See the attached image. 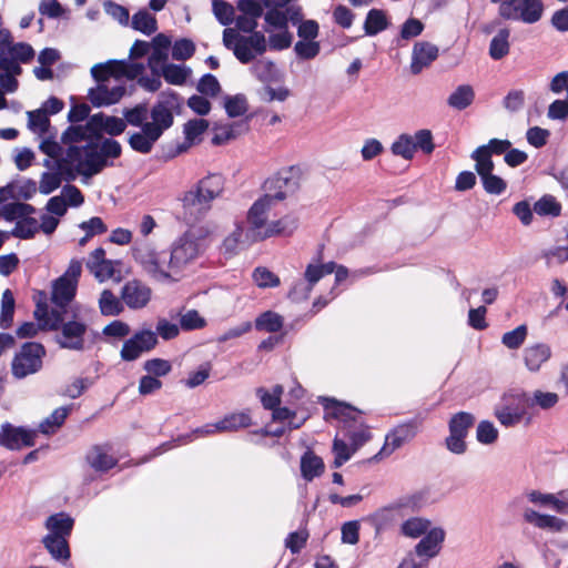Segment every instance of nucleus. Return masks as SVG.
Segmentation results:
<instances>
[{
  "mask_svg": "<svg viewBox=\"0 0 568 568\" xmlns=\"http://www.w3.org/2000/svg\"><path fill=\"white\" fill-rule=\"evenodd\" d=\"M224 181L220 174H210L199 181L196 186L184 193L182 201L183 220L193 224L210 210L211 202L223 191Z\"/></svg>",
  "mask_w": 568,
  "mask_h": 568,
  "instance_id": "f257e3e1",
  "label": "nucleus"
},
{
  "mask_svg": "<svg viewBox=\"0 0 568 568\" xmlns=\"http://www.w3.org/2000/svg\"><path fill=\"white\" fill-rule=\"evenodd\" d=\"M529 403L527 392L519 388L509 389L500 396L499 402L495 405L494 415L505 427H514L525 418L530 422Z\"/></svg>",
  "mask_w": 568,
  "mask_h": 568,
  "instance_id": "f03ea898",
  "label": "nucleus"
},
{
  "mask_svg": "<svg viewBox=\"0 0 568 568\" xmlns=\"http://www.w3.org/2000/svg\"><path fill=\"white\" fill-rule=\"evenodd\" d=\"M45 354V347L41 343H23L20 351L12 359V375L18 379H22L31 374L38 373L42 368Z\"/></svg>",
  "mask_w": 568,
  "mask_h": 568,
  "instance_id": "7ed1b4c3",
  "label": "nucleus"
},
{
  "mask_svg": "<svg viewBox=\"0 0 568 568\" xmlns=\"http://www.w3.org/2000/svg\"><path fill=\"white\" fill-rule=\"evenodd\" d=\"M133 257L142 268L154 280L159 282H172V277L166 265L168 254L165 252H156L150 244L143 243L133 247Z\"/></svg>",
  "mask_w": 568,
  "mask_h": 568,
  "instance_id": "20e7f679",
  "label": "nucleus"
},
{
  "mask_svg": "<svg viewBox=\"0 0 568 568\" xmlns=\"http://www.w3.org/2000/svg\"><path fill=\"white\" fill-rule=\"evenodd\" d=\"M422 424L423 417L416 416L396 425L386 434L385 443L381 450L374 456V459L389 456L404 444L414 439L418 434Z\"/></svg>",
  "mask_w": 568,
  "mask_h": 568,
  "instance_id": "39448f33",
  "label": "nucleus"
},
{
  "mask_svg": "<svg viewBox=\"0 0 568 568\" xmlns=\"http://www.w3.org/2000/svg\"><path fill=\"white\" fill-rule=\"evenodd\" d=\"M475 416L468 412L454 414L448 422L449 435L445 439L446 448L456 455H463L467 450L465 438L475 424Z\"/></svg>",
  "mask_w": 568,
  "mask_h": 568,
  "instance_id": "423d86ee",
  "label": "nucleus"
},
{
  "mask_svg": "<svg viewBox=\"0 0 568 568\" xmlns=\"http://www.w3.org/2000/svg\"><path fill=\"white\" fill-rule=\"evenodd\" d=\"M200 253L199 239L190 233H184L174 242L170 255L166 257L168 270L179 271L197 257Z\"/></svg>",
  "mask_w": 568,
  "mask_h": 568,
  "instance_id": "0eeeda50",
  "label": "nucleus"
},
{
  "mask_svg": "<svg viewBox=\"0 0 568 568\" xmlns=\"http://www.w3.org/2000/svg\"><path fill=\"white\" fill-rule=\"evenodd\" d=\"M58 331H60V333L55 335V343L60 348L77 352L85 349L84 336L88 331V325L84 322L68 320Z\"/></svg>",
  "mask_w": 568,
  "mask_h": 568,
  "instance_id": "6e6552de",
  "label": "nucleus"
},
{
  "mask_svg": "<svg viewBox=\"0 0 568 568\" xmlns=\"http://www.w3.org/2000/svg\"><path fill=\"white\" fill-rule=\"evenodd\" d=\"M156 345L158 337L153 331H138L123 343L120 352L121 359L124 362L136 361L143 353L152 351Z\"/></svg>",
  "mask_w": 568,
  "mask_h": 568,
  "instance_id": "1a4fd4ad",
  "label": "nucleus"
},
{
  "mask_svg": "<svg viewBox=\"0 0 568 568\" xmlns=\"http://www.w3.org/2000/svg\"><path fill=\"white\" fill-rule=\"evenodd\" d=\"M270 202L282 201L298 189V182L291 171L278 172L268 178L263 185Z\"/></svg>",
  "mask_w": 568,
  "mask_h": 568,
  "instance_id": "9d476101",
  "label": "nucleus"
},
{
  "mask_svg": "<svg viewBox=\"0 0 568 568\" xmlns=\"http://www.w3.org/2000/svg\"><path fill=\"white\" fill-rule=\"evenodd\" d=\"M235 58L243 64L251 63L257 55H262L267 50V42L264 33L253 31L250 36L240 38V45L235 48Z\"/></svg>",
  "mask_w": 568,
  "mask_h": 568,
  "instance_id": "9b49d317",
  "label": "nucleus"
},
{
  "mask_svg": "<svg viewBox=\"0 0 568 568\" xmlns=\"http://www.w3.org/2000/svg\"><path fill=\"white\" fill-rule=\"evenodd\" d=\"M272 202L268 201L267 196H262L253 203L247 212L248 230L246 231V240L250 242H258L262 239H257V233H264V229L267 226V212L271 207Z\"/></svg>",
  "mask_w": 568,
  "mask_h": 568,
  "instance_id": "f8f14e48",
  "label": "nucleus"
},
{
  "mask_svg": "<svg viewBox=\"0 0 568 568\" xmlns=\"http://www.w3.org/2000/svg\"><path fill=\"white\" fill-rule=\"evenodd\" d=\"M36 433L23 427H16L6 422L0 428V446L11 450L20 449L22 446L34 445Z\"/></svg>",
  "mask_w": 568,
  "mask_h": 568,
  "instance_id": "ddd939ff",
  "label": "nucleus"
},
{
  "mask_svg": "<svg viewBox=\"0 0 568 568\" xmlns=\"http://www.w3.org/2000/svg\"><path fill=\"white\" fill-rule=\"evenodd\" d=\"M445 540V531L440 527L432 528L427 534L422 536V539L414 548V557H419L420 561L427 564L429 559L436 557Z\"/></svg>",
  "mask_w": 568,
  "mask_h": 568,
  "instance_id": "4468645a",
  "label": "nucleus"
},
{
  "mask_svg": "<svg viewBox=\"0 0 568 568\" xmlns=\"http://www.w3.org/2000/svg\"><path fill=\"white\" fill-rule=\"evenodd\" d=\"M108 80L97 81L98 84L88 92V98L93 106L102 108L118 103L126 93L124 85L109 88Z\"/></svg>",
  "mask_w": 568,
  "mask_h": 568,
  "instance_id": "2eb2a0df",
  "label": "nucleus"
},
{
  "mask_svg": "<svg viewBox=\"0 0 568 568\" xmlns=\"http://www.w3.org/2000/svg\"><path fill=\"white\" fill-rule=\"evenodd\" d=\"M151 288L139 280L126 282L121 290V298L131 310H140L151 300Z\"/></svg>",
  "mask_w": 568,
  "mask_h": 568,
  "instance_id": "dca6fc26",
  "label": "nucleus"
},
{
  "mask_svg": "<svg viewBox=\"0 0 568 568\" xmlns=\"http://www.w3.org/2000/svg\"><path fill=\"white\" fill-rule=\"evenodd\" d=\"M523 519L525 523L536 528L548 530L550 532L568 531V521L554 515L540 514L532 508L523 509Z\"/></svg>",
  "mask_w": 568,
  "mask_h": 568,
  "instance_id": "f3484780",
  "label": "nucleus"
},
{
  "mask_svg": "<svg viewBox=\"0 0 568 568\" xmlns=\"http://www.w3.org/2000/svg\"><path fill=\"white\" fill-rule=\"evenodd\" d=\"M83 164L84 170H80V174L85 178H92L99 174L102 170L112 163L105 161L98 148V140L90 139L85 145H83Z\"/></svg>",
  "mask_w": 568,
  "mask_h": 568,
  "instance_id": "a211bd4d",
  "label": "nucleus"
},
{
  "mask_svg": "<svg viewBox=\"0 0 568 568\" xmlns=\"http://www.w3.org/2000/svg\"><path fill=\"white\" fill-rule=\"evenodd\" d=\"M438 51V47L430 42H416L412 52L410 72L413 74H419L426 67L437 59Z\"/></svg>",
  "mask_w": 568,
  "mask_h": 568,
  "instance_id": "6ab92c4d",
  "label": "nucleus"
},
{
  "mask_svg": "<svg viewBox=\"0 0 568 568\" xmlns=\"http://www.w3.org/2000/svg\"><path fill=\"white\" fill-rule=\"evenodd\" d=\"M83 160V146L70 145L65 156L55 161V169L63 170L68 181L74 180V171L80 174V170H84Z\"/></svg>",
  "mask_w": 568,
  "mask_h": 568,
  "instance_id": "aec40b11",
  "label": "nucleus"
},
{
  "mask_svg": "<svg viewBox=\"0 0 568 568\" xmlns=\"http://www.w3.org/2000/svg\"><path fill=\"white\" fill-rule=\"evenodd\" d=\"M150 116L152 119L151 122H146L145 125H148L151 130H153L156 134L160 136L163 135V133L170 129L173 125L174 116L171 111L170 105H168L166 102H158L155 103L151 111Z\"/></svg>",
  "mask_w": 568,
  "mask_h": 568,
  "instance_id": "412c9836",
  "label": "nucleus"
},
{
  "mask_svg": "<svg viewBox=\"0 0 568 568\" xmlns=\"http://www.w3.org/2000/svg\"><path fill=\"white\" fill-rule=\"evenodd\" d=\"M77 285L74 281H70L68 276H60L52 284L51 302L54 306L67 308L74 298Z\"/></svg>",
  "mask_w": 568,
  "mask_h": 568,
  "instance_id": "4be33fe9",
  "label": "nucleus"
},
{
  "mask_svg": "<svg viewBox=\"0 0 568 568\" xmlns=\"http://www.w3.org/2000/svg\"><path fill=\"white\" fill-rule=\"evenodd\" d=\"M320 403L323 405V408L325 410V418H335L341 419L344 422L353 420L355 422V414L359 413V410L355 407H353L349 404H346L344 402H338L335 398L331 397H320Z\"/></svg>",
  "mask_w": 568,
  "mask_h": 568,
  "instance_id": "5701e85b",
  "label": "nucleus"
},
{
  "mask_svg": "<svg viewBox=\"0 0 568 568\" xmlns=\"http://www.w3.org/2000/svg\"><path fill=\"white\" fill-rule=\"evenodd\" d=\"M160 138L159 134L144 124L141 131L129 134L128 143L133 151L148 154L152 151Z\"/></svg>",
  "mask_w": 568,
  "mask_h": 568,
  "instance_id": "b1692460",
  "label": "nucleus"
},
{
  "mask_svg": "<svg viewBox=\"0 0 568 568\" xmlns=\"http://www.w3.org/2000/svg\"><path fill=\"white\" fill-rule=\"evenodd\" d=\"M305 280L308 285L305 287L303 282H297L288 292V297L292 300L307 298L313 286L324 276L320 265L308 264L305 270Z\"/></svg>",
  "mask_w": 568,
  "mask_h": 568,
  "instance_id": "393cba45",
  "label": "nucleus"
},
{
  "mask_svg": "<svg viewBox=\"0 0 568 568\" xmlns=\"http://www.w3.org/2000/svg\"><path fill=\"white\" fill-rule=\"evenodd\" d=\"M551 356V348L548 344L537 343L524 349V361L530 372H538L544 363Z\"/></svg>",
  "mask_w": 568,
  "mask_h": 568,
  "instance_id": "a878e982",
  "label": "nucleus"
},
{
  "mask_svg": "<svg viewBox=\"0 0 568 568\" xmlns=\"http://www.w3.org/2000/svg\"><path fill=\"white\" fill-rule=\"evenodd\" d=\"M74 519L67 513L51 515L45 520V527L50 531L48 535L68 538L73 529Z\"/></svg>",
  "mask_w": 568,
  "mask_h": 568,
  "instance_id": "bb28decb",
  "label": "nucleus"
},
{
  "mask_svg": "<svg viewBox=\"0 0 568 568\" xmlns=\"http://www.w3.org/2000/svg\"><path fill=\"white\" fill-rule=\"evenodd\" d=\"M124 59H111L104 63H98L91 68V75L95 81L109 80L114 78L120 80L123 78Z\"/></svg>",
  "mask_w": 568,
  "mask_h": 568,
  "instance_id": "cd10ccee",
  "label": "nucleus"
},
{
  "mask_svg": "<svg viewBox=\"0 0 568 568\" xmlns=\"http://www.w3.org/2000/svg\"><path fill=\"white\" fill-rule=\"evenodd\" d=\"M88 464L95 471L105 473L116 465V459L108 455L106 450L100 446H93L87 454L85 457Z\"/></svg>",
  "mask_w": 568,
  "mask_h": 568,
  "instance_id": "c85d7f7f",
  "label": "nucleus"
},
{
  "mask_svg": "<svg viewBox=\"0 0 568 568\" xmlns=\"http://www.w3.org/2000/svg\"><path fill=\"white\" fill-rule=\"evenodd\" d=\"M297 229V220L293 216H284L273 221L264 229V233H257V239H268L274 235H291Z\"/></svg>",
  "mask_w": 568,
  "mask_h": 568,
  "instance_id": "c756f323",
  "label": "nucleus"
},
{
  "mask_svg": "<svg viewBox=\"0 0 568 568\" xmlns=\"http://www.w3.org/2000/svg\"><path fill=\"white\" fill-rule=\"evenodd\" d=\"M252 73L264 83H276L282 80V73L271 60H257L251 68Z\"/></svg>",
  "mask_w": 568,
  "mask_h": 568,
  "instance_id": "7c9ffc66",
  "label": "nucleus"
},
{
  "mask_svg": "<svg viewBox=\"0 0 568 568\" xmlns=\"http://www.w3.org/2000/svg\"><path fill=\"white\" fill-rule=\"evenodd\" d=\"M252 418L248 410L231 413L225 415L221 420L215 423V427L220 432H236L251 426Z\"/></svg>",
  "mask_w": 568,
  "mask_h": 568,
  "instance_id": "2f4dec72",
  "label": "nucleus"
},
{
  "mask_svg": "<svg viewBox=\"0 0 568 568\" xmlns=\"http://www.w3.org/2000/svg\"><path fill=\"white\" fill-rule=\"evenodd\" d=\"M388 19L384 10L371 9L364 21V31L366 36L373 37L388 28Z\"/></svg>",
  "mask_w": 568,
  "mask_h": 568,
  "instance_id": "473e14b6",
  "label": "nucleus"
},
{
  "mask_svg": "<svg viewBox=\"0 0 568 568\" xmlns=\"http://www.w3.org/2000/svg\"><path fill=\"white\" fill-rule=\"evenodd\" d=\"M254 326L258 332L277 333L284 326V317L274 311H265L255 318Z\"/></svg>",
  "mask_w": 568,
  "mask_h": 568,
  "instance_id": "72a5a7b5",
  "label": "nucleus"
},
{
  "mask_svg": "<svg viewBox=\"0 0 568 568\" xmlns=\"http://www.w3.org/2000/svg\"><path fill=\"white\" fill-rule=\"evenodd\" d=\"M324 462L312 452H306L301 458V473L305 480L312 481L324 471Z\"/></svg>",
  "mask_w": 568,
  "mask_h": 568,
  "instance_id": "f704fd0d",
  "label": "nucleus"
},
{
  "mask_svg": "<svg viewBox=\"0 0 568 568\" xmlns=\"http://www.w3.org/2000/svg\"><path fill=\"white\" fill-rule=\"evenodd\" d=\"M43 545L53 559L58 561H68L70 558V548L68 539L47 535L43 538Z\"/></svg>",
  "mask_w": 568,
  "mask_h": 568,
  "instance_id": "c9c22d12",
  "label": "nucleus"
},
{
  "mask_svg": "<svg viewBox=\"0 0 568 568\" xmlns=\"http://www.w3.org/2000/svg\"><path fill=\"white\" fill-rule=\"evenodd\" d=\"M510 30L508 28L500 29L491 39L489 44V55L494 60H501L509 53Z\"/></svg>",
  "mask_w": 568,
  "mask_h": 568,
  "instance_id": "e433bc0d",
  "label": "nucleus"
},
{
  "mask_svg": "<svg viewBox=\"0 0 568 568\" xmlns=\"http://www.w3.org/2000/svg\"><path fill=\"white\" fill-rule=\"evenodd\" d=\"M71 409L72 405L55 408L43 422H41V433L47 435L55 433V430L64 424Z\"/></svg>",
  "mask_w": 568,
  "mask_h": 568,
  "instance_id": "4c0bfd02",
  "label": "nucleus"
},
{
  "mask_svg": "<svg viewBox=\"0 0 568 568\" xmlns=\"http://www.w3.org/2000/svg\"><path fill=\"white\" fill-rule=\"evenodd\" d=\"M521 4H526L525 10L516 11V17L511 18V21H523L531 24L540 20L544 11L541 0H521Z\"/></svg>",
  "mask_w": 568,
  "mask_h": 568,
  "instance_id": "58836bf2",
  "label": "nucleus"
},
{
  "mask_svg": "<svg viewBox=\"0 0 568 568\" xmlns=\"http://www.w3.org/2000/svg\"><path fill=\"white\" fill-rule=\"evenodd\" d=\"M430 520L423 517H412L403 521L400 532L408 538H419L430 530Z\"/></svg>",
  "mask_w": 568,
  "mask_h": 568,
  "instance_id": "ea45409f",
  "label": "nucleus"
},
{
  "mask_svg": "<svg viewBox=\"0 0 568 568\" xmlns=\"http://www.w3.org/2000/svg\"><path fill=\"white\" fill-rule=\"evenodd\" d=\"M475 99V92L468 84H462L448 97L447 103L450 108L462 111L468 108Z\"/></svg>",
  "mask_w": 568,
  "mask_h": 568,
  "instance_id": "a19ab883",
  "label": "nucleus"
},
{
  "mask_svg": "<svg viewBox=\"0 0 568 568\" xmlns=\"http://www.w3.org/2000/svg\"><path fill=\"white\" fill-rule=\"evenodd\" d=\"M131 27L145 36H151L158 30V21L148 10L141 9L133 14Z\"/></svg>",
  "mask_w": 568,
  "mask_h": 568,
  "instance_id": "79ce46f5",
  "label": "nucleus"
},
{
  "mask_svg": "<svg viewBox=\"0 0 568 568\" xmlns=\"http://www.w3.org/2000/svg\"><path fill=\"white\" fill-rule=\"evenodd\" d=\"M191 70L185 65H179L174 63H168L160 70V75L164 80L173 85H182L186 82Z\"/></svg>",
  "mask_w": 568,
  "mask_h": 568,
  "instance_id": "37998d69",
  "label": "nucleus"
},
{
  "mask_svg": "<svg viewBox=\"0 0 568 568\" xmlns=\"http://www.w3.org/2000/svg\"><path fill=\"white\" fill-rule=\"evenodd\" d=\"M428 496L429 489L424 488L410 495L400 497L395 501V507H398V509L405 508L415 511L423 508L427 504Z\"/></svg>",
  "mask_w": 568,
  "mask_h": 568,
  "instance_id": "c03bdc74",
  "label": "nucleus"
},
{
  "mask_svg": "<svg viewBox=\"0 0 568 568\" xmlns=\"http://www.w3.org/2000/svg\"><path fill=\"white\" fill-rule=\"evenodd\" d=\"M16 301L13 293L7 288L1 297L0 327L8 329L12 326Z\"/></svg>",
  "mask_w": 568,
  "mask_h": 568,
  "instance_id": "a18cd8bd",
  "label": "nucleus"
},
{
  "mask_svg": "<svg viewBox=\"0 0 568 568\" xmlns=\"http://www.w3.org/2000/svg\"><path fill=\"white\" fill-rule=\"evenodd\" d=\"M224 109L229 118L244 115L248 111V102L245 94L225 95Z\"/></svg>",
  "mask_w": 568,
  "mask_h": 568,
  "instance_id": "49530a36",
  "label": "nucleus"
},
{
  "mask_svg": "<svg viewBox=\"0 0 568 568\" xmlns=\"http://www.w3.org/2000/svg\"><path fill=\"white\" fill-rule=\"evenodd\" d=\"M390 151L394 155L402 156L405 160H412L416 152L413 136L406 133L400 134L392 143Z\"/></svg>",
  "mask_w": 568,
  "mask_h": 568,
  "instance_id": "de8ad7c7",
  "label": "nucleus"
},
{
  "mask_svg": "<svg viewBox=\"0 0 568 568\" xmlns=\"http://www.w3.org/2000/svg\"><path fill=\"white\" fill-rule=\"evenodd\" d=\"M99 306L104 316H116L123 311L121 301L110 290H104L101 293Z\"/></svg>",
  "mask_w": 568,
  "mask_h": 568,
  "instance_id": "09e8293b",
  "label": "nucleus"
},
{
  "mask_svg": "<svg viewBox=\"0 0 568 568\" xmlns=\"http://www.w3.org/2000/svg\"><path fill=\"white\" fill-rule=\"evenodd\" d=\"M9 237L13 236L20 240H30L38 233L37 219H21L16 222L14 227L8 232Z\"/></svg>",
  "mask_w": 568,
  "mask_h": 568,
  "instance_id": "8fccbe9b",
  "label": "nucleus"
},
{
  "mask_svg": "<svg viewBox=\"0 0 568 568\" xmlns=\"http://www.w3.org/2000/svg\"><path fill=\"white\" fill-rule=\"evenodd\" d=\"M39 13L49 19H69L70 10L58 0H41L38 7Z\"/></svg>",
  "mask_w": 568,
  "mask_h": 568,
  "instance_id": "3c124183",
  "label": "nucleus"
},
{
  "mask_svg": "<svg viewBox=\"0 0 568 568\" xmlns=\"http://www.w3.org/2000/svg\"><path fill=\"white\" fill-rule=\"evenodd\" d=\"M534 211L540 216H559L561 205L557 200L549 194L541 196L535 204Z\"/></svg>",
  "mask_w": 568,
  "mask_h": 568,
  "instance_id": "603ef678",
  "label": "nucleus"
},
{
  "mask_svg": "<svg viewBox=\"0 0 568 568\" xmlns=\"http://www.w3.org/2000/svg\"><path fill=\"white\" fill-rule=\"evenodd\" d=\"M28 128L32 132H39L40 134H45L50 126V120L48 112L44 109H37L33 111H28Z\"/></svg>",
  "mask_w": 568,
  "mask_h": 568,
  "instance_id": "864d4df0",
  "label": "nucleus"
},
{
  "mask_svg": "<svg viewBox=\"0 0 568 568\" xmlns=\"http://www.w3.org/2000/svg\"><path fill=\"white\" fill-rule=\"evenodd\" d=\"M242 236L243 229L236 226V229L224 239L221 251L226 257L234 256L244 246L245 242L242 240Z\"/></svg>",
  "mask_w": 568,
  "mask_h": 568,
  "instance_id": "5fc2aeb1",
  "label": "nucleus"
},
{
  "mask_svg": "<svg viewBox=\"0 0 568 568\" xmlns=\"http://www.w3.org/2000/svg\"><path fill=\"white\" fill-rule=\"evenodd\" d=\"M55 172H43L41 174L39 192L41 194L48 195L60 187L63 175L65 176V172L63 170L55 169Z\"/></svg>",
  "mask_w": 568,
  "mask_h": 568,
  "instance_id": "6e6d98bb",
  "label": "nucleus"
},
{
  "mask_svg": "<svg viewBox=\"0 0 568 568\" xmlns=\"http://www.w3.org/2000/svg\"><path fill=\"white\" fill-rule=\"evenodd\" d=\"M528 399L530 400L529 408L538 406L546 410L556 406L559 400V396L552 392H542L537 389L531 395L528 393Z\"/></svg>",
  "mask_w": 568,
  "mask_h": 568,
  "instance_id": "4d7b16f0",
  "label": "nucleus"
},
{
  "mask_svg": "<svg viewBox=\"0 0 568 568\" xmlns=\"http://www.w3.org/2000/svg\"><path fill=\"white\" fill-rule=\"evenodd\" d=\"M122 114L126 125L130 124L142 129L146 123L148 105L146 103H139L131 109H124Z\"/></svg>",
  "mask_w": 568,
  "mask_h": 568,
  "instance_id": "13d9d810",
  "label": "nucleus"
},
{
  "mask_svg": "<svg viewBox=\"0 0 568 568\" xmlns=\"http://www.w3.org/2000/svg\"><path fill=\"white\" fill-rule=\"evenodd\" d=\"M424 23L416 18H408L400 28L399 37L396 39L397 45H400V41H408L422 34L424 31Z\"/></svg>",
  "mask_w": 568,
  "mask_h": 568,
  "instance_id": "bf43d9fd",
  "label": "nucleus"
},
{
  "mask_svg": "<svg viewBox=\"0 0 568 568\" xmlns=\"http://www.w3.org/2000/svg\"><path fill=\"white\" fill-rule=\"evenodd\" d=\"M294 52L301 60H312L321 52V44L315 40H300L294 45Z\"/></svg>",
  "mask_w": 568,
  "mask_h": 568,
  "instance_id": "052dcab7",
  "label": "nucleus"
},
{
  "mask_svg": "<svg viewBox=\"0 0 568 568\" xmlns=\"http://www.w3.org/2000/svg\"><path fill=\"white\" fill-rule=\"evenodd\" d=\"M527 334V326L519 325L515 329L506 332L501 336V343L509 349H518L524 344Z\"/></svg>",
  "mask_w": 568,
  "mask_h": 568,
  "instance_id": "680f3d73",
  "label": "nucleus"
},
{
  "mask_svg": "<svg viewBox=\"0 0 568 568\" xmlns=\"http://www.w3.org/2000/svg\"><path fill=\"white\" fill-rule=\"evenodd\" d=\"M213 13L222 26H230L234 21V8L224 0H212Z\"/></svg>",
  "mask_w": 568,
  "mask_h": 568,
  "instance_id": "e2e57ef3",
  "label": "nucleus"
},
{
  "mask_svg": "<svg viewBox=\"0 0 568 568\" xmlns=\"http://www.w3.org/2000/svg\"><path fill=\"white\" fill-rule=\"evenodd\" d=\"M195 44L192 40L182 38L176 40L172 45V58L178 61H185L193 57Z\"/></svg>",
  "mask_w": 568,
  "mask_h": 568,
  "instance_id": "0e129e2a",
  "label": "nucleus"
},
{
  "mask_svg": "<svg viewBox=\"0 0 568 568\" xmlns=\"http://www.w3.org/2000/svg\"><path fill=\"white\" fill-rule=\"evenodd\" d=\"M498 429L490 420H481L477 425L476 438L480 444L490 445L498 438Z\"/></svg>",
  "mask_w": 568,
  "mask_h": 568,
  "instance_id": "69168bd1",
  "label": "nucleus"
},
{
  "mask_svg": "<svg viewBox=\"0 0 568 568\" xmlns=\"http://www.w3.org/2000/svg\"><path fill=\"white\" fill-rule=\"evenodd\" d=\"M253 280L258 287H276L280 285V277L268 268L258 266L253 271Z\"/></svg>",
  "mask_w": 568,
  "mask_h": 568,
  "instance_id": "338daca9",
  "label": "nucleus"
},
{
  "mask_svg": "<svg viewBox=\"0 0 568 568\" xmlns=\"http://www.w3.org/2000/svg\"><path fill=\"white\" fill-rule=\"evenodd\" d=\"M206 325L204 317L196 310H189L180 317V328L183 331H194L203 328Z\"/></svg>",
  "mask_w": 568,
  "mask_h": 568,
  "instance_id": "774afa93",
  "label": "nucleus"
}]
</instances>
